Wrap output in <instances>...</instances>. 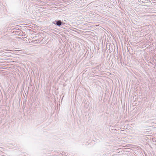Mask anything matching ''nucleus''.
<instances>
[{
	"instance_id": "obj_1",
	"label": "nucleus",
	"mask_w": 156,
	"mask_h": 156,
	"mask_svg": "<svg viewBox=\"0 0 156 156\" xmlns=\"http://www.w3.org/2000/svg\"><path fill=\"white\" fill-rule=\"evenodd\" d=\"M52 23L57 26H60L62 25V22L61 20H55Z\"/></svg>"
},
{
	"instance_id": "obj_2",
	"label": "nucleus",
	"mask_w": 156,
	"mask_h": 156,
	"mask_svg": "<svg viewBox=\"0 0 156 156\" xmlns=\"http://www.w3.org/2000/svg\"><path fill=\"white\" fill-rule=\"evenodd\" d=\"M99 66H97L96 68H99Z\"/></svg>"
}]
</instances>
